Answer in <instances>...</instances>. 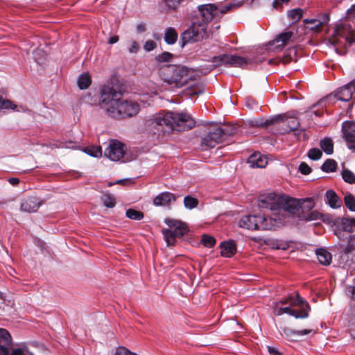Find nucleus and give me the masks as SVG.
I'll use <instances>...</instances> for the list:
<instances>
[{"label": "nucleus", "instance_id": "obj_61", "mask_svg": "<svg viewBox=\"0 0 355 355\" xmlns=\"http://www.w3.org/2000/svg\"><path fill=\"white\" fill-rule=\"evenodd\" d=\"M348 292L350 293L351 297L355 300V286L349 287Z\"/></svg>", "mask_w": 355, "mask_h": 355}, {"label": "nucleus", "instance_id": "obj_22", "mask_svg": "<svg viewBox=\"0 0 355 355\" xmlns=\"http://www.w3.org/2000/svg\"><path fill=\"white\" fill-rule=\"evenodd\" d=\"M325 202L332 209H338L342 205V200L333 190H327L325 193Z\"/></svg>", "mask_w": 355, "mask_h": 355}, {"label": "nucleus", "instance_id": "obj_56", "mask_svg": "<svg viewBox=\"0 0 355 355\" xmlns=\"http://www.w3.org/2000/svg\"><path fill=\"white\" fill-rule=\"evenodd\" d=\"M284 119H285V116L284 114L277 115V116H275L273 119H272L271 121H266L265 125H266L272 123L282 121H284Z\"/></svg>", "mask_w": 355, "mask_h": 355}, {"label": "nucleus", "instance_id": "obj_21", "mask_svg": "<svg viewBox=\"0 0 355 355\" xmlns=\"http://www.w3.org/2000/svg\"><path fill=\"white\" fill-rule=\"evenodd\" d=\"M220 248L221 249L220 255L224 257L230 258L236 252V246L233 240L221 242Z\"/></svg>", "mask_w": 355, "mask_h": 355}, {"label": "nucleus", "instance_id": "obj_54", "mask_svg": "<svg viewBox=\"0 0 355 355\" xmlns=\"http://www.w3.org/2000/svg\"><path fill=\"white\" fill-rule=\"evenodd\" d=\"M347 16L349 19L355 21V4H353L347 10Z\"/></svg>", "mask_w": 355, "mask_h": 355}, {"label": "nucleus", "instance_id": "obj_27", "mask_svg": "<svg viewBox=\"0 0 355 355\" xmlns=\"http://www.w3.org/2000/svg\"><path fill=\"white\" fill-rule=\"evenodd\" d=\"M320 146L327 155H331L334 153V143L331 138L325 137L321 139L320 141Z\"/></svg>", "mask_w": 355, "mask_h": 355}, {"label": "nucleus", "instance_id": "obj_62", "mask_svg": "<svg viewBox=\"0 0 355 355\" xmlns=\"http://www.w3.org/2000/svg\"><path fill=\"white\" fill-rule=\"evenodd\" d=\"M254 102L252 99L251 98H247L246 101H245V105L246 106L250 107V108H253V105H254Z\"/></svg>", "mask_w": 355, "mask_h": 355}, {"label": "nucleus", "instance_id": "obj_11", "mask_svg": "<svg viewBox=\"0 0 355 355\" xmlns=\"http://www.w3.org/2000/svg\"><path fill=\"white\" fill-rule=\"evenodd\" d=\"M235 130L232 129L230 131L221 127H217L214 131L209 132L202 140V146L208 148H214L216 144L222 143L223 137L227 135H233L235 133Z\"/></svg>", "mask_w": 355, "mask_h": 355}, {"label": "nucleus", "instance_id": "obj_6", "mask_svg": "<svg viewBox=\"0 0 355 355\" xmlns=\"http://www.w3.org/2000/svg\"><path fill=\"white\" fill-rule=\"evenodd\" d=\"M208 37L207 24L204 21L196 19L181 35L182 46L187 43L202 41Z\"/></svg>", "mask_w": 355, "mask_h": 355}, {"label": "nucleus", "instance_id": "obj_4", "mask_svg": "<svg viewBox=\"0 0 355 355\" xmlns=\"http://www.w3.org/2000/svg\"><path fill=\"white\" fill-rule=\"evenodd\" d=\"M243 3V0H232L225 3H219L218 4L207 3L200 5L198 6V10L202 18L198 19L205 21L208 25V23L212 19L219 20L223 15L240 7Z\"/></svg>", "mask_w": 355, "mask_h": 355}, {"label": "nucleus", "instance_id": "obj_48", "mask_svg": "<svg viewBox=\"0 0 355 355\" xmlns=\"http://www.w3.org/2000/svg\"><path fill=\"white\" fill-rule=\"evenodd\" d=\"M341 226L345 232H351L352 231V222L348 218H343L342 220Z\"/></svg>", "mask_w": 355, "mask_h": 355}, {"label": "nucleus", "instance_id": "obj_53", "mask_svg": "<svg viewBox=\"0 0 355 355\" xmlns=\"http://www.w3.org/2000/svg\"><path fill=\"white\" fill-rule=\"evenodd\" d=\"M155 46H156V44L154 41L148 40L145 42L144 45V49L146 51H151L155 48Z\"/></svg>", "mask_w": 355, "mask_h": 355}, {"label": "nucleus", "instance_id": "obj_57", "mask_svg": "<svg viewBox=\"0 0 355 355\" xmlns=\"http://www.w3.org/2000/svg\"><path fill=\"white\" fill-rule=\"evenodd\" d=\"M290 0H274L272 5L273 7L276 9H278L279 6L282 5L283 3H288Z\"/></svg>", "mask_w": 355, "mask_h": 355}, {"label": "nucleus", "instance_id": "obj_20", "mask_svg": "<svg viewBox=\"0 0 355 355\" xmlns=\"http://www.w3.org/2000/svg\"><path fill=\"white\" fill-rule=\"evenodd\" d=\"M247 163L251 168H264L268 161L266 157L259 153H254L248 158Z\"/></svg>", "mask_w": 355, "mask_h": 355}, {"label": "nucleus", "instance_id": "obj_16", "mask_svg": "<svg viewBox=\"0 0 355 355\" xmlns=\"http://www.w3.org/2000/svg\"><path fill=\"white\" fill-rule=\"evenodd\" d=\"M178 197V196L171 192H162L153 199V205L155 206L170 207L173 202L176 201Z\"/></svg>", "mask_w": 355, "mask_h": 355}, {"label": "nucleus", "instance_id": "obj_3", "mask_svg": "<svg viewBox=\"0 0 355 355\" xmlns=\"http://www.w3.org/2000/svg\"><path fill=\"white\" fill-rule=\"evenodd\" d=\"M279 304L287 305L285 307H276L274 313L276 315L287 313L295 318H306L309 316L310 306L297 293L282 299Z\"/></svg>", "mask_w": 355, "mask_h": 355}, {"label": "nucleus", "instance_id": "obj_39", "mask_svg": "<svg viewBox=\"0 0 355 355\" xmlns=\"http://www.w3.org/2000/svg\"><path fill=\"white\" fill-rule=\"evenodd\" d=\"M173 55L172 53L164 51L155 57V60L159 63L170 62Z\"/></svg>", "mask_w": 355, "mask_h": 355}, {"label": "nucleus", "instance_id": "obj_15", "mask_svg": "<svg viewBox=\"0 0 355 355\" xmlns=\"http://www.w3.org/2000/svg\"><path fill=\"white\" fill-rule=\"evenodd\" d=\"M42 201L35 196H31L21 200L20 210L23 212H36L42 205Z\"/></svg>", "mask_w": 355, "mask_h": 355}, {"label": "nucleus", "instance_id": "obj_19", "mask_svg": "<svg viewBox=\"0 0 355 355\" xmlns=\"http://www.w3.org/2000/svg\"><path fill=\"white\" fill-rule=\"evenodd\" d=\"M185 0H160L159 8L162 12L177 11Z\"/></svg>", "mask_w": 355, "mask_h": 355}, {"label": "nucleus", "instance_id": "obj_33", "mask_svg": "<svg viewBox=\"0 0 355 355\" xmlns=\"http://www.w3.org/2000/svg\"><path fill=\"white\" fill-rule=\"evenodd\" d=\"M336 168L337 163L332 159H327L321 166V169L326 173L334 172Z\"/></svg>", "mask_w": 355, "mask_h": 355}, {"label": "nucleus", "instance_id": "obj_30", "mask_svg": "<svg viewBox=\"0 0 355 355\" xmlns=\"http://www.w3.org/2000/svg\"><path fill=\"white\" fill-rule=\"evenodd\" d=\"M300 123L295 118H291L289 120L286 121V123L284 124L286 127H284L282 129V133L288 132L290 131L295 130L299 127Z\"/></svg>", "mask_w": 355, "mask_h": 355}, {"label": "nucleus", "instance_id": "obj_43", "mask_svg": "<svg viewBox=\"0 0 355 355\" xmlns=\"http://www.w3.org/2000/svg\"><path fill=\"white\" fill-rule=\"evenodd\" d=\"M342 177L345 182L349 184L355 182V175L348 169H344L342 173Z\"/></svg>", "mask_w": 355, "mask_h": 355}, {"label": "nucleus", "instance_id": "obj_10", "mask_svg": "<svg viewBox=\"0 0 355 355\" xmlns=\"http://www.w3.org/2000/svg\"><path fill=\"white\" fill-rule=\"evenodd\" d=\"M166 70L171 75H167L164 77L165 81L169 83H174L178 87H182L187 83L189 76L186 67L168 65Z\"/></svg>", "mask_w": 355, "mask_h": 355}, {"label": "nucleus", "instance_id": "obj_12", "mask_svg": "<svg viewBox=\"0 0 355 355\" xmlns=\"http://www.w3.org/2000/svg\"><path fill=\"white\" fill-rule=\"evenodd\" d=\"M126 150L125 144L119 141L112 140L105 149L104 154L111 161L117 162L124 159Z\"/></svg>", "mask_w": 355, "mask_h": 355}, {"label": "nucleus", "instance_id": "obj_18", "mask_svg": "<svg viewBox=\"0 0 355 355\" xmlns=\"http://www.w3.org/2000/svg\"><path fill=\"white\" fill-rule=\"evenodd\" d=\"M164 223L169 227V228L174 231L175 234H176L178 238L182 237L188 232L187 225L180 220L172 218H166L164 220Z\"/></svg>", "mask_w": 355, "mask_h": 355}, {"label": "nucleus", "instance_id": "obj_63", "mask_svg": "<svg viewBox=\"0 0 355 355\" xmlns=\"http://www.w3.org/2000/svg\"><path fill=\"white\" fill-rule=\"evenodd\" d=\"M349 333L352 338L355 340V324H352L349 328Z\"/></svg>", "mask_w": 355, "mask_h": 355}, {"label": "nucleus", "instance_id": "obj_47", "mask_svg": "<svg viewBox=\"0 0 355 355\" xmlns=\"http://www.w3.org/2000/svg\"><path fill=\"white\" fill-rule=\"evenodd\" d=\"M346 141L347 146L349 149L355 150V132L343 137Z\"/></svg>", "mask_w": 355, "mask_h": 355}, {"label": "nucleus", "instance_id": "obj_40", "mask_svg": "<svg viewBox=\"0 0 355 355\" xmlns=\"http://www.w3.org/2000/svg\"><path fill=\"white\" fill-rule=\"evenodd\" d=\"M103 205L107 208H112L115 206V198L111 194L107 193L103 196Z\"/></svg>", "mask_w": 355, "mask_h": 355}, {"label": "nucleus", "instance_id": "obj_41", "mask_svg": "<svg viewBox=\"0 0 355 355\" xmlns=\"http://www.w3.org/2000/svg\"><path fill=\"white\" fill-rule=\"evenodd\" d=\"M345 204L349 210L355 211V197L352 194H348L345 197Z\"/></svg>", "mask_w": 355, "mask_h": 355}, {"label": "nucleus", "instance_id": "obj_13", "mask_svg": "<svg viewBox=\"0 0 355 355\" xmlns=\"http://www.w3.org/2000/svg\"><path fill=\"white\" fill-rule=\"evenodd\" d=\"M300 209V199L291 198L286 195H281L279 214H294Z\"/></svg>", "mask_w": 355, "mask_h": 355}, {"label": "nucleus", "instance_id": "obj_5", "mask_svg": "<svg viewBox=\"0 0 355 355\" xmlns=\"http://www.w3.org/2000/svg\"><path fill=\"white\" fill-rule=\"evenodd\" d=\"M286 222V217L281 219L261 215H245L240 218L239 226L248 230H270Z\"/></svg>", "mask_w": 355, "mask_h": 355}, {"label": "nucleus", "instance_id": "obj_42", "mask_svg": "<svg viewBox=\"0 0 355 355\" xmlns=\"http://www.w3.org/2000/svg\"><path fill=\"white\" fill-rule=\"evenodd\" d=\"M202 244L207 248H212L216 243V239L211 236L203 234L201 239Z\"/></svg>", "mask_w": 355, "mask_h": 355}, {"label": "nucleus", "instance_id": "obj_58", "mask_svg": "<svg viewBox=\"0 0 355 355\" xmlns=\"http://www.w3.org/2000/svg\"><path fill=\"white\" fill-rule=\"evenodd\" d=\"M268 352L270 355H282L281 352H279L277 349L272 347H268Z\"/></svg>", "mask_w": 355, "mask_h": 355}, {"label": "nucleus", "instance_id": "obj_24", "mask_svg": "<svg viewBox=\"0 0 355 355\" xmlns=\"http://www.w3.org/2000/svg\"><path fill=\"white\" fill-rule=\"evenodd\" d=\"M312 332L311 329H303L295 331L291 329L285 328L283 329V335L288 340H296L298 337L304 336Z\"/></svg>", "mask_w": 355, "mask_h": 355}, {"label": "nucleus", "instance_id": "obj_49", "mask_svg": "<svg viewBox=\"0 0 355 355\" xmlns=\"http://www.w3.org/2000/svg\"><path fill=\"white\" fill-rule=\"evenodd\" d=\"M299 171L302 174L309 175L311 172V168L305 162H302L299 166Z\"/></svg>", "mask_w": 355, "mask_h": 355}, {"label": "nucleus", "instance_id": "obj_38", "mask_svg": "<svg viewBox=\"0 0 355 355\" xmlns=\"http://www.w3.org/2000/svg\"><path fill=\"white\" fill-rule=\"evenodd\" d=\"M163 234L168 245H173L175 238L178 237L176 234H175L174 231L171 228L168 230H164Z\"/></svg>", "mask_w": 355, "mask_h": 355}, {"label": "nucleus", "instance_id": "obj_29", "mask_svg": "<svg viewBox=\"0 0 355 355\" xmlns=\"http://www.w3.org/2000/svg\"><path fill=\"white\" fill-rule=\"evenodd\" d=\"M303 15V10L300 8H295L289 10L287 17L291 23L298 21Z\"/></svg>", "mask_w": 355, "mask_h": 355}, {"label": "nucleus", "instance_id": "obj_45", "mask_svg": "<svg viewBox=\"0 0 355 355\" xmlns=\"http://www.w3.org/2000/svg\"><path fill=\"white\" fill-rule=\"evenodd\" d=\"M322 151L318 148H311L308 153V157L312 160H318L322 157Z\"/></svg>", "mask_w": 355, "mask_h": 355}, {"label": "nucleus", "instance_id": "obj_28", "mask_svg": "<svg viewBox=\"0 0 355 355\" xmlns=\"http://www.w3.org/2000/svg\"><path fill=\"white\" fill-rule=\"evenodd\" d=\"M281 43L282 42L279 41V40H278L277 37L276 36L274 38V40L270 41L266 45V49L272 52L281 51L285 47L283 44H281Z\"/></svg>", "mask_w": 355, "mask_h": 355}, {"label": "nucleus", "instance_id": "obj_51", "mask_svg": "<svg viewBox=\"0 0 355 355\" xmlns=\"http://www.w3.org/2000/svg\"><path fill=\"white\" fill-rule=\"evenodd\" d=\"M354 250H355V235H350L346 247V250L347 252H351Z\"/></svg>", "mask_w": 355, "mask_h": 355}, {"label": "nucleus", "instance_id": "obj_34", "mask_svg": "<svg viewBox=\"0 0 355 355\" xmlns=\"http://www.w3.org/2000/svg\"><path fill=\"white\" fill-rule=\"evenodd\" d=\"M293 36V32L291 31H285L277 35L278 40L282 42L281 44H283L284 46L289 43Z\"/></svg>", "mask_w": 355, "mask_h": 355}, {"label": "nucleus", "instance_id": "obj_52", "mask_svg": "<svg viewBox=\"0 0 355 355\" xmlns=\"http://www.w3.org/2000/svg\"><path fill=\"white\" fill-rule=\"evenodd\" d=\"M116 355H138L135 353L131 352L125 347H119L116 350Z\"/></svg>", "mask_w": 355, "mask_h": 355}, {"label": "nucleus", "instance_id": "obj_37", "mask_svg": "<svg viewBox=\"0 0 355 355\" xmlns=\"http://www.w3.org/2000/svg\"><path fill=\"white\" fill-rule=\"evenodd\" d=\"M198 205V200L191 196H187L184 198V205L187 209H192Z\"/></svg>", "mask_w": 355, "mask_h": 355}, {"label": "nucleus", "instance_id": "obj_26", "mask_svg": "<svg viewBox=\"0 0 355 355\" xmlns=\"http://www.w3.org/2000/svg\"><path fill=\"white\" fill-rule=\"evenodd\" d=\"M178 33L173 27L167 28L164 33V41L168 44H174L178 40Z\"/></svg>", "mask_w": 355, "mask_h": 355}, {"label": "nucleus", "instance_id": "obj_25", "mask_svg": "<svg viewBox=\"0 0 355 355\" xmlns=\"http://www.w3.org/2000/svg\"><path fill=\"white\" fill-rule=\"evenodd\" d=\"M315 253L317 258L321 264L328 266L331 263V254L327 250L323 248L318 249Z\"/></svg>", "mask_w": 355, "mask_h": 355}, {"label": "nucleus", "instance_id": "obj_17", "mask_svg": "<svg viewBox=\"0 0 355 355\" xmlns=\"http://www.w3.org/2000/svg\"><path fill=\"white\" fill-rule=\"evenodd\" d=\"M355 92V80H352L340 87L336 93V97L341 101H349Z\"/></svg>", "mask_w": 355, "mask_h": 355}, {"label": "nucleus", "instance_id": "obj_44", "mask_svg": "<svg viewBox=\"0 0 355 355\" xmlns=\"http://www.w3.org/2000/svg\"><path fill=\"white\" fill-rule=\"evenodd\" d=\"M16 108V105L10 100L4 99L1 96H0V109L2 110H15Z\"/></svg>", "mask_w": 355, "mask_h": 355}, {"label": "nucleus", "instance_id": "obj_64", "mask_svg": "<svg viewBox=\"0 0 355 355\" xmlns=\"http://www.w3.org/2000/svg\"><path fill=\"white\" fill-rule=\"evenodd\" d=\"M119 41V37L118 36H112L110 37L109 39V43L111 44H115Z\"/></svg>", "mask_w": 355, "mask_h": 355}, {"label": "nucleus", "instance_id": "obj_32", "mask_svg": "<svg viewBox=\"0 0 355 355\" xmlns=\"http://www.w3.org/2000/svg\"><path fill=\"white\" fill-rule=\"evenodd\" d=\"M77 84L80 89H87L91 84V79L88 74H81L77 80Z\"/></svg>", "mask_w": 355, "mask_h": 355}, {"label": "nucleus", "instance_id": "obj_35", "mask_svg": "<svg viewBox=\"0 0 355 355\" xmlns=\"http://www.w3.org/2000/svg\"><path fill=\"white\" fill-rule=\"evenodd\" d=\"M125 216L131 219V220H140L143 219L144 218V214L143 212L140 211H137L134 209H128L126 210Z\"/></svg>", "mask_w": 355, "mask_h": 355}, {"label": "nucleus", "instance_id": "obj_1", "mask_svg": "<svg viewBox=\"0 0 355 355\" xmlns=\"http://www.w3.org/2000/svg\"><path fill=\"white\" fill-rule=\"evenodd\" d=\"M195 121L187 112H162L149 116L145 121L148 131L164 135L173 130L186 131L195 126Z\"/></svg>", "mask_w": 355, "mask_h": 355}, {"label": "nucleus", "instance_id": "obj_9", "mask_svg": "<svg viewBox=\"0 0 355 355\" xmlns=\"http://www.w3.org/2000/svg\"><path fill=\"white\" fill-rule=\"evenodd\" d=\"M12 346V338L9 332L5 329L0 328V355H33L28 351L26 345L10 350Z\"/></svg>", "mask_w": 355, "mask_h": 355}, {"label": "nucleus", "instance_id": "obj_14", "mask_svg": "<svg viewBox=\"0 0 355 355\" xmlns=\"http://www.w3.org/2000/svg\"><path fill=\"white\" fill-rule=\"evenodd\" d=\"M280 200L281 195H277L275 193H265L259 196L258 205L260 208H266L278 211Z\"/></svg>", "mask_w": 355, "mask_h": 355}, {"label": "nucleus", "instance_id": "obj_8", "mask_svg": "<svg viewBox=\"0 0 355 355\" xmlns=\"http://www.w3.org/2000/svg\"><path fill=\"white\" fill-rule=\"evenodd\" d=\"M262 60H254L250 58L241 57L236 55L223 54L213 58L214 66L225 65L233 67H245L248 64L261 62Z\"/></svg>", "mask_w": 355, "mask_h": 355}, {"label": "nucleus", "instance_id": "obj_36", "mask_svg": "<svg viewBox=\"0 0 355 355\" xmlns=\"http://www.w3.org/2000/svg\"><path fill=\"white\" fill-rule=\"evenodd\" d=\"M83 151L88 155L94 157H99L102 155V150L100 146L87 147Z\"/></svg>", "mask_w": 355, "mask_h": 355}, {"label": "nucleus", "instance_id": "obj_2", "mask_svg": "<svg viewBox=\"0 0 355 355\" xmlns=\"http://www.w3.org/2000/svg\"><path fill=\"white\" fill-rule=\"evenodd\" d=\"M123 94L115 87L104 85L101 90L99 106L115 119L131 117L137 114L139 105L133 101L122 99Z\"/></svg>", "mask_w": 355, "mask_h": 355}, {"label": "nucleus", "instance_id": "obj_60", "mask_svg": "<svg viewBox=\"0 0 355 355\" xmlns=\"http://www.w3.org/2000/svg\"><path fill=\"white\" fill-rule=\"evenodd\" d=\"M137 31L138 33H143L146 31V25L144 23L137 24Z\"/></svg>", "mask_w": 355, "mask_h": 355}, {"label": "nucleus", "instance_id": "obj_46", "mask_svg": "<svg viewBox=\"0 0 355 355\" xmlns=\"http://www.w3.org/2000/svg\"><path fill=\"white\" fill-rule=\"evenodd\" d=\"M314 205V201L310 198L300 199V208H304L309 210L313 208Z\"/></svg>", "mask_w": 355, "mask_h": 355}, {"label": "nucleus", "instance_id": "obj_7", "mask_svg": "<svg viewBox=\"0 0 355 355\" xmlns=\"http://www.w3.org/2000/svg\"><path fill=\"white\" fill-rule=\"evenodd\" d=\"M331 40L335 44L347 48L355 43V31L349 25L340 23L335 28Z\"/></svg>", "mask_w": 355, "mask_h": 355}, {"label": "nucleus", "instance_id": "obj_59", "mask_svg": "<svg viewBox=\"0 0 355 355\" xmlns=\"http://www.w3.org/2000/svg\"><path fill=\"white\" fill-rule=\"evenodd\" d=\"M8 181L12 186H17L19 183V179L17 178H10Z\"/></svg>", "mask_w": 355, "mask_h": 355}, {"label": "nucleus", "instance_id": "obj_23", "mask_svg": "<svg viewBox=\"0 0 355 355\" xmlns=\"http://www.w3.org/2000/svg\"><path fill=\"white\" fill-rule=\"evenodd\" d=\"M329 20V16L327 15H324L322 19H304V22L306 24H310L309 28L315 32H319L321 29V26L324 24L327 23Z\"/></svg>", "mask_w": 355, "mask_h": 355}, {"label": "nucleus", "instance_id": "obj_50", "mask_svg": "<svg viewBox=\"0 0 355 355\" xmlns=\"http://www.w3.org/2000/svg\"><path fill=\"white\" fill-rule=\"evenodd\" d=\"M322 216L321 214L318 212V211H312L310 213H309L306 216V219L307 220H316L320 218Z\"/></svg>", "mask_w": 355, "mask_h": 355}, {"label": "nucleus", "instance_id": "obj_55", "mask_svg": "<svg viewBox=\"0 0 355 355\" xmlns=\"http://www.w3.org/2000/svg\"><path fill=\"white\" fill-rule=\"evenodd\" d=\"M139 46L136 41H132L128 48V51L130 53H135L138 51Z\"/></svg>", "mask_w": 355, "mask_h": 355}, {"label": "nucleus", "instance_id": "obj_31", "mask_svg": "<svg viewBox=\"0 0 355 355\" xmlns=\"http://www.w3.org/2000/svg\"><path fill=\"white\" fill-rule=\"evenodd\" d=\"M343 137L355 133V123L351 121H345L342 125Z\"/></svg>", "mask_w": 355, "mask_h": 355}]
</instances>
